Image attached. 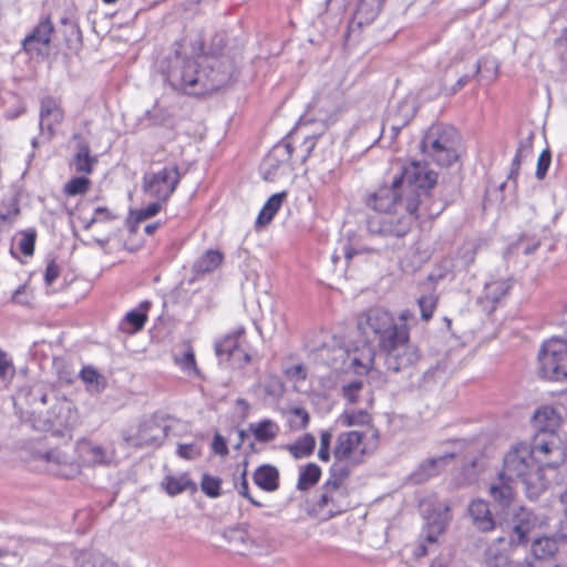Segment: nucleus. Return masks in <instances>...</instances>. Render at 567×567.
<instances>
[{
	"mask_svg": "<svg viewBox=\"0 0 567 567\" xmlns=\"http://www.w3.org/2000/svg\"><path fill=\"white\" fill-rule=\"evenodd\" d=\"M224 537L230 545V549L237 554H245L247 549V534L240 528H229L224 533Z\"/></svg>",
	"mask_w": 567,
	"mask_h": 567,
	"instance_id": "41",
	"label": "nucleus"
},
{
	"mask_svg": "<svg viewBox=\"0 0 567 567\" xmlns=\"http://www.w3.org/2000/svg\"><path fill=\"white\" fill-rule=\"evenodd\" d=\"M65 449H53L38 455V458L47 464V471L64 478H72L80 473V462Z\"/></svg>",
	"mask_w": 567,
	"mask_h": 567,
	"instance_id": "12",
	"label": "nucleus"
},
{
	"mask_svg": "<svg viewBox=\"0 0 567 567\" xmlns=\"http://www.w3.org/2000/svg\"><path fill=\"white\" fill-rule=\"evenodd\" d=\"M14 374V368L11 360L8 359L7 354L0 350V379L8 381Z\"/></svg>",
	"mask_w": 567,
	"mask_h": 567,
	"instance_id": "57",
	"label": "nucleus"
},
{
	"mask_svg": "<svg viewBox=\"0 0 567 567\" xmlns=\"http://www.w3.org/2000/svg\"><path fill=\"white\" fill-rule=\"evenodd\" d=\"M415 115L414 102L410 99L400 101L395 106L389 111L388 117L394 121H404L406 125Z\"/></svg>",
	"mask_w": 567,
	"mask_h": 567,
	"instance_id": "39",
	"label": "nucleus"
},
{
	"mask_svg": "<svg viewBox=\"0 0 567 567\" xmlns=\"http://www.w3.org/2000/svg\"><path fill=\"white\" fill-rule=\"evenodd\" d=\"M286 197V193H277L274 194L264 205L260 210L256 224L257 226H265L269 224L274 216L277 214L279 208L281 207L284 199Z\"/></svg>",
	"mask_w": 567,
	"mask_h": 567,
	"instance_id": "34",
	"label": "nucleus"
},
{
	"mask_svg": "<svg viewBox=\"0 0 567 567\" xmlns=\"http://www.w3.org/2000/svg\"><path fill=\"white\" fill-rule=\"evenodd\" d=\"M533 422L539 434H555L560 424V416L554 408L542 406L534 413Z\"/></svg>",
	"mask_w": 567,
	"mask_h": 567,
	"instance_id": "26",
	"label": "nucleus"
},
{
	"mask_svg": "<svg viewBox=\"0 0 567 567\" xmlns=\"http://www.w3.org/2000/svg\"><path fill=\"white\" fill-rule=\"evenodd\" d=\"M289 423L293 430H303L308 426L310 416L303 408H292L290 410Z\"/></svg>",
	"mask_w": 567,
	"mask_h": 567,
	"instance_id": "49",
	"label": "nucleus"
},
{
	"mask_svg": "<svg viewBox=\"0 0 567 567\" xmlns=\"http://www.w3.org/2000/svg\"><path fill=\"white\" fill-rule=\"evenodd\" d=\"M262 386L265 392L271 398H280L285 391L284 383L277 375H269Z\"/></svg>",
	"mask_w": 567,
	"mask_h": 567,
	"instance_id": "50",
	"label": "nucleus"
},
{
	"mask_svg": "<svg viewBox=\"0 0 567 567\" xmlns=\"http://www.w3.org/2000/svg\"><path fill=\"white\" fill-rule=\"evenodd\" d=\"M417 305L423 320L429 321L433 317V312L437 306V296L429 293L417 299Z\"/></svg>",
	"mask_w": 567,
	"mask_h": 567,
	"instance_id": "48",
	"label": "nucleus"
},
{
	"mask_svg": "<svg viewBox=\"0 0 567 567\" xmlns=\"http://www.w3.org/2000/svg\"><path fill=\"white\" fill-rule=\"evenodd\" d=\"M18 247L24 256H32L34 252V244L37 231L32 228L22 230L18 234Z\"/></svg>",
	"mask_w": 567,
	"mask_h": 567,
	"instance_id": "45",
	"label": "nucleus"
},
{
	"mask_svg": "<svg viewBox=\"0 0 567 567\" xmlns=\"http://www.w3.org/2000/svg\"><path fill=\"white\" fill-rule=\"evenodd\" d=\"M550 162H551L550 152L548 150L543 151L537 161L536 177L538 179H543L546 176V173L549 168Z\"/></svg>",
	"mask_w": 567,
	"mask_h": 567,
	"instance_id": "56",
	"label": "nucleus"
},
{
	"mask_svg": "<svg viewBox=\"0 0 567 567\" xmlns=\"http://www.w3.org/2000/svg\"><path fill=\"white\" fill-rule=\"evenodd\" d=\"M384 0H360L358 13L367 21L373 20L382 9Z\"/></svg>",
	"mask_w": 567,
	"mask_h": 567,
	"instance_id": "46",
	"label": "nucleus"
},
{
	"mask_svg": "<svg viewBox=\"0 0 567 567\" xmlns=\"http://www.w3.org/2000/svg\"><path fill=\"white\" fill-rule=\"evenodd\" d=\"M461 137L449 125H432L421 141L423 155L439 166H451L460 157Z\"/></svg>",
	"mask_w": 567,
	"mask_h": 567,
	"instance_id": "6",
	"label": "nucleus"
},
{
	"mask_svg": "<svg viewBox=\"0 0 567 567\" xmlns=\"http://www.w3.org/2000/svg\"><path fill=\"white\" fill-rule=\"evenodd\" d=\"M115 218V216L112 214L110 209L106 207H97L94 210V215L91 218V220L87 223L86 228H89L92 224L97 221H105Z\"/></svg>",
	"mask_w": 567,
	"mask_h": 567,
	"instance_id": "62",
	"label": "nucleus"
},
{
	"mask_svg": "<svg viewBox=\"0 0 567 567\" xmlns=\"http://www.w3.org/2000/svg\"><path fill=\"white\" fill-rule=\"evenodd\" d=\"M358 329L365 341H377L388 370L399 372L414 365L420 353L409 340L405 324L399 326L383 308H371L358 319Z\"/></svg>",
	"mask_w": 567,
	"mask_h": 567,
	"instance_id": "2",
	"label": "nucleus"
},
{
	"mask_svg": "<svg viewBox=\"0 0 567 567\" xmlns=\"http://www.w3.org/2000/svg\"><path fill=\"white\" fill-rule=\"evenodd\" d=\"M284 373L288 379L295 381H302L307 377L306 369L302 364H296L293 367L287 368L284 370Z\"/></svg>",
	"mask_w": 567,
	"mask_h": 567,
	"instance_id": "60",
	"label": "nucleus"
},
{
	"mask_svg": "<svg viewBox=\"0 0 567 567\" xmlns=\"http://www.w3.org/2000/svg\"><path fill=\"white\" fill-rule=\"evenodd\" d=\"M90 178L84 176L73 177L64 185L63 193L66 196L84 195L90 189Z\"/></svg>",
	"mask_w": 567,
	"mask_h": 567,
	"instance_id": "44",
	"label": "nucleus"
},
{
	"mask_svg": "<svg viewBox=\"0 0 567 567\" xmlns=\"http://www.w3.org/2000/svg\"><path fill=\"white\" fill-rule=\"evenodd\" d=\"M245 329L243 327L236 329L234 332L225 336L223 339L216 341L215 352L219 358L226 360H240L243 358L244 363L250 361V355L240 350L241 338L244 337Z\"/></svg>",
	"mask_w": 567,
	"mask_h": 567,
	"instance_id": "18",
	"label": "nucleus"
},
{
	"mask_svg": "<svg viewBox=\"0 0 567 567\" xmlns=\"http://www.w3.org/2000/svg\"><path fill=\"white\" fill-rule=\"evenodd\" d=\"M333 484L324 483L315 504L316 515L323 520L346 512L351 505L346 486Z\"/></svg>",
	"mask_w": 567,
	"mask_h": 567,
	"instance_id": "10",
	"label": "nucleus"
},
{
	"mask_svg": "<svg viewBox=\"0 0 567 567\" xmlns=\"http://www.w3.org/2000/svg\"><path fill=\"white\" fill-rule=\"evenodd\" d=\"M355 466L357 465H350V463L346 461L334 460L327 483H334L333 485L344 486L346 480L348 478L351 470Z\"/></svg>",
	"mask_w": 567,
	"mask_h": 567,
	"instance_id": "42",
	"label": "nucleus"
},
{
	"mask_svg": "<svg viewBox=\"0 0 567 567\" xmlns=\"http://www.w3.org/2000/svg\"><path fill=\"white\" fill-rule=\"evenodd\" d=\"M177 455L185 460H195L202 454V447L196 443L178 444Z\"/></svg>",
	"mask_w": 567,
	"mask_h": 567,
	"instance_id": "53",
	"label": "nucleus"
},
{
	"mask_svg": "<svg viewBox=\"0 0 567 567\" xmlns=\"http://www.w3.org/2000/svg\"><path fill=\"white\" fill-rule=\"evenodd\" d=\"M75 453L85 465L109 464L114 458V452L109 451L100 444L89 440H81L76 443Z\"/></svg>",
	"mask_w": 567,
	"mask_h": 567,
	"instance_id": "19",
	"label": "nucleus"
},
{
	"mask_svg": "<svg viewBox=\"0 0 567 567\" xmlns=\"http://www.w3.org/2000/svg\"><path fill=\"white\" fill-rule=\"evenodd\" d=\"M254 482L266 492H275L279 487V472L272 465H261L254 473Z\"/></svg>",
	"mask_w": 567,
	"mask_h": 567,
	"instance_id": "28",
	"label": "nucleus"
},
{
	"mask_svg": "<svg viewBox=\"0 0 567 567\" xmlns=\"http://www.w3.org/2000/svg\"><path fill=\"white\" fill-rule=\"evenodd\" d=\"M404 126V121H394L391 120L390 117H386L385 123L382 126V134H384L386 127H389L391 133L390 138L391 141H393Z\"/></svg>",
	"mask_w": 567,
	"mask_h": 567,
	"instance_id": "61",
	"label": "nucleus"
},
{
	"mask_svg": "<svg viewBox=\"0 0 567 567\" xmlns=\"http://www.w3.org/2000/svg\"><path fill=\"white\" fill-rule=\"evenodd\" d=\"M518 546L509 536H501L488 545L484 559L492 567H512L511 555Z\"/></svg>",
	"mask_w": 567,
	"mask_h": 567,
	"instance_id": "16",
	"label": "nucleus"
},
{
	"mask_svg": "<svg viewBox=\"0 0 567 567\" xmlns=\"http://www.w3.org/2000/svg\"><path fill=\"white\" fill-rule=\"evenodd\" d=\"M332 440V433L330 431H322L320 434V449L318 452V457L322 462H328L330 460V443Z\"/></svg>",
	"mask_w": 567,
	"mask_h": 567,
	"instance_id": "54",
	"label": "nucleus"
},
{
	"mask_svg": "<svg viewBox=\"0 0 567 567\" xmlns=\"http://www.w3.org/2000/svg\"><path fill=\"white\" fill-rule=\"evenodd\" d=\"M248 431L258 442L268 443L279 435L280 426L277 422L265 419L257 423L249 424Z\"/></svg>",
	"mask_w": 567,
	"mask_h": 567,
	"instance_id": "31",
	"label": "nucleus"
},
{
	"mask_svg": "<svg viewBox=\"0 0 567 567\" xmlns=\"http://www.w3.org/2000/svg\"><path fill=\"white\" fill-rule=\"evenodd\" d=\"M200 487L204 494L210 498L220 496L221 480L217 476L204 474L200 482Z\"/></svg>",
	"mask_w": 567,
	"mask_h": 567,
	"instance_id": "47",
	"label": "nucleus"
},
{
	"mask_svg": "<svg viewBox=\"0 0 567 567\" xmlns=\"http://www.w3.org/2000/svg\"><path fill=\"white\" fill-rule=\"evenodd\" d=\"M454 456L455 455L453 453H447L422 462L411 474V480L416 484L429 481L430 478L439 475L454 458Z\"/></svg>",
	"mask_w": 567,
	"mask_h": 567,
	"instance_id": "23",
	"label": "nucleus"
},
{
	"mask_svg": "<svg viewBox=\"0 0 567 567\" xmlns=\"http://www.w3.org/2000/svg\"><path fill=\"white\" fill-rule=\"evenodd\" d=\"M363 435L359 431H348L339 434L333 450V457L346 461L350 465H359L363 461L365 446Z\"/></svg>",
	"mask_w": 567,
	"mask_h": 567,
	"instance_id": "13",
	"label": "nucleus"
},
{
	"mask_svg": "<svg viewBox=\"0 0 567 567\" xmlns=\"http://www.w3.org/2000/svg\"><path fill=\"white\" fill-rule=\"evenodd\" d=\"M450 506L439 503L432 513L426 515L425 539L429 544H435L437 537L444 533L451 522Z\"/></svg>",
	"mask_w": 567,
	"mask_h": 567,
	"instance_id": "20",
	"label": "nucleus"
},
{
	"mask_svg": "<svg viewBox=\"0 0 567 567\" xmlns=\"http://www.w3.org/2000/svg\"><path fill=\"white\" fill-rule=\"evenodd\" d=\"M529 449L543 471L558 467L566 460L565 449L556 434H537Z\"/></svg>",
	"mask_w": 567,
	"mask_h": 567,
	"instance_id": "11",
	"label": "nucleus"
},
{
	"mask_svg": "<svg viewBox=\"0 0 567 567\" xmlns=\"http://www.w3.org/2000/svg\"><path fill=\"white\" fill-rule=\"evenodd\" d=\"M371 421V415L365 409H347L341 415V423L346 426L365 425Z\"/></svg>",
	"mask_w": 567,
	"mask_h": 567,
	"instance_id": "43",
	"label": "nucleus"
},
{
	"mask_svg": "<svg viewBox=\"0 0 567 567\" xmlns=\"http://www.w3.org/2000/svg\"><path fill=\"white\" fill-rule=\"evenodd\" d=\"M321 475L320 467L315 463H309L300 470L297 487L300 491H307L318 483Z\"/></svg>",
	"mask_w": 567,
	"mask_h": 567,
	"instance_id": "40",
	"label": "nucleus"
},
{
	"mask_svg": "<svg viewBox=\"0 0 567 567\" xmlns=\"http://www.w3.org/2000/svg\"><path fill=\"white\" fill-rule=\"evenodd\" d=\"M200 64L193 59L175 54L166 72L167 81L186 94H206L219 89L226 81V74H218L213 69L210 74L199 70Z\"/></svg>",
	"mask_w": 567,
	"mask_h": 567,
	"instance_id": "4",
	"label": "nucleus"
},
{
	"mask_svg": "<svg viewBox=\"0 0 567 567\" xmlns=\"http://www.w3.org/2000/svg\"><path fill=\"white\" fill-rule=\"evenodd\" d=\"M161 487L169 495L176 496L187 489L195 492L196 484L189 478L187 473L181 475H166L161 482Z\"/></svg>",
	"mask_w": 567,
	"mask_h": 567,
	"instance_id": "29",
	"label": "nucleus"
},
{
	"mask_svg": "<svg viewBox=\"0 0 567 567\" xmlns=\"http://www.w3.org/2000/svg\"><path fill=\"white\" fill-rule=\"evenodd\" d=\"M54 33V25L50 17L42 18L33 31L22 41V48L25 52H41L40 47H48L51 37Z\"/></svg>",
	"mask_w": 567,
	"mask_h": 567,
	"instance_id": "21",
	"label": "nucleus"
},
{
	"mask_svg": "<svg viewBox=\"0 0 567 567\" xmlns=\"http://www.w3.org/2000/svg\"><path fill=\"white\" fill-rule=\"evenodd\" d=\"M64 120V111L61 103L51 97H43L40 102L39 110V126L43 135L52 138L56 132V127L61 125Z\"/></svg>",
	"mask_w": 567,
	"mask_h": 567,
	"instance_id": "15",
	"label": "nucleus"
},
{
	"mask_svg": "<svg viewBox=\"0 0 567 567\" xmlns=\"http://www.w3.org/2000/svg\"><path fill=\"white\" fill-rule=\"evenodd\" d=\"M537 518L526 507H518L511 519V533L509 537L512 538V543H517L520 545H526L528 542V535L536 526Z\"/></svg>",
	"mask_w": 567,
	"mask_h": 567,
	"instance_id": "17",
	"label": "nucleus"
},
{
	"mask_svg": "<svg viewBox=\"0 0 567 567\" xmlns=\"http://www.w3.org/2000/svg\"><path fill=\"white\" fill-rule=\"evenodd\" d=\"M532 551L538 559L551 558L558 551V540L550 536L539 537L533 542Z\"/></svg>",
	"mask_w": 567,
	"mask_h": 567,
	"instance_id": "35",
	"label": "nucleus"
},
{
	"mask_svg": "<svg viewBox=\"0 0 567 567\" xmlns=\"http://www.w3.org/2000/svg\"><path fill=\"white\" fill-rule=\"evenodd\" d=\"M501 477L520 483L529 499H537L548 487L542 466L525 443L515 444L505 453Z\"/></svg>",
	"mask_w": 567,
	"mask_h": 567,
	"instance_id": "3",
	"label": "nucleus"
},
{
	"mask_svg": "<svg viewBox=\"0 0 567 567\" xmlns=\"http://www.w3.org/2000/svg\"><path fill=\"white\" fill-rule=\"evenodd\" d=\"M95 163L96 159L90 156V147L86 144H80L72 162L74 171L76 173L91 174Z\"/></svg>",
	"mask_w": 567,
	"mask_h": 567,
	"instance_id": "37",
	"label": "nucleus"
},
{
	"mask_svg": "<svg viewBox=\"0 0 567 567\" xmlns=\"http://www.w3.org/2000/svg\"><path fill=\"white\" fill-rule=\"evenodd\" d=\"M532 153V148L527 144H520L519 147L516 151V154L512 162V169L509 177L513 178L518 174V169L520 166V163L524 158L528 157Z\"/></svg>",
	"mask_w": 567,
	"mask_h": 567,
	"instance_id": "52",
	"label": "nucleus"
},
{
	"mask_svg": "<svg viewBox=\"0 0 567 567\" xmlns=\"http://www.w3.org/2000/svg\"><path fill=\"white\" fill-rule=\"evenodd\" d=\"M476 247L474 244H466L460 250V259L465 267L471 266L475 261Z\"/></svg>",
	"mask_w": 567,
	"mask_h": 567,
	"instance_id": "59",
	"label": "nucleus"
},
{
	"mask_svg": "<svg viewBox=\"0 0 567 567\" xmlns=\"http://www.w3.org/2000/svg\"><path fill=\"white\" fill-rule=\"evenodd\" d=\"M467 511L473 525L480 532L487 533L495 528V519L486 501H472Z\"/></svg>",
	"mask_w": 567,
	"mask_h": 567,
	"instance_id": "24",
	"label": "nucleus"
},
{
	"mask_svg": "<svg viewBox=\"0 0 567 567\" xmlns=\"http://www.w3.org/2000/svg\"><path fill=\"white\" fill-rule=\"evenodd\" d=\"M39 402L50 404L43 412L39 410L35 427L40 431L51 432L53 435H63L79 424V412L74 403L66 398H59L54 391L40 393Z\"/></svg>",
	"mask_w": 567,
	"mask_h": 567,
	"instance_id": "5",
	"label": "nucleus"
},
{
	"mask_svg": "<svg viewBox=\"0 0 567 567\" xmlns=\"http://www.w3.org/2000/svg\"><path fill=\"white\" fill-rule=\"evenodd\" d=\"M316 446V440L312 434H305L295 443L289 444L286 449L296 458H303L312 454Z\"/></svg>",
	"mask_w": 567,
	"mask_h": 567,
	"instance_id": "38",
	"label": "nucleus"
},
{
	"mask_svg": "<svg viewBox=\"0 0 567 567\" xmlns=\"http://www.w3.org/2000/svg\"><path fill=\"white\" fill-rule=\"evenodd\" d=\"M162 208L161 200L150 204L148 206L135 212L136 220L143 221L155 216Z\"/></svg>",
	"mask_w": 567,
	"mask_h": 567,
	"instance_id": "58",
	"label": "nucleus"
},
{
	"mask_svg": "<svg viewBox=\"0 0 567 567\" xmlns=\"http://www.w3.org/2000/svg\"><path fill=\"white\" fill-rule=\"evenodd\" d=\"M80 378L86 384V389L91 393H101L106 386L105 378L92 367L83 368L80 372Z\"/></svg>",
	"mask_w": 567,
	"mask_h": 567,
	"instance_id": "36",
	"label": "nucleus"
},
{
	"mask_svg": "<svg viewBox=\"0 0 567 567\" xmlns=\"http://www.w3.org/2000/svg\"><path fill=\"white\" fill-rule=\"evenodd\" d=\"M342 396L350 404L365 403L367 406H371L374 401L371 389L361 380L342 385Z\"/></svg>",
	"mask_w": 567,
	"mask_h": 567,
	"instance_id": "25",
	"label": "nucleus"
},
{
	"mask_svg": "<svg viewBox=\"0 0 567 567\" xmlns=\"http://www.w3.org/2000/svg\"><path fill=\"white\" fill-rule=\"evenodd\" d=\"M370 342L371 341H365L364 339L363 346L361 348H355L350 354L351 364L358 370L362 369L367 371L372 367L374 362L375 352Z\"/></svg>",
	"mask_w": 567,
	"mask_h": 567,
	"instance_id": "33",
	"label": "nucleus"
},
{
	"mask_svg": "<svg viewBox=\"0 0 567 567\" xmlns=\"http://www.w3.org/2000/svg\"><path fill=\"white\" fill-rule=\"evenodd\" d=\"M511 287L512 284L508 278L491 276L484 285L478 302L485 308L494 309L495 305L508 293Z\"/></svg>",
	"mask_w": 567,
	"mask_h": 567,
	"instance_id": "22",
	"label": "nucleus"
},
{
	"mask_svg": "<svg viewBox=\"0 0 567 567\" xmlns=\"http://www.w3.org/2000/svg\"><path fill=\"white\" fill-rule=\"evenodd\" d=\"M181 173L177 165H168L157 172L147 173L143 177L144 192L157 200L166 202L175 192Z\"/></svg>",
	"mask_w": 567,
	"mask_h": 567,
	"instance_id": "9",
	"label": "nucleus"
},
{
	"mask_svg": "<svg viewBox=\"0 0 567 567\" xmlns=\"http://www.w3.org/2000/svg\"><path fill=\"white\" fill-rule=\"evenodd\" d=\"M212 447H213V451L216 453V454H219L221 456H225L228 454V447H227V444H226V441L224 440V437L219 434H216L214 436V440H213V444H212Z\"/></svg>",
	"mask_w": 567,
	"mask_h": 567,
	"instance_id": "64",
	"label": "nucleus"
},
{
	"mask_svg": "<svg viewBox=\"0 0 567 567\" xmlns=\"http://www.w3.org/2000/svg\"><path fill=\"white\" fill-rule=\"evenodd\" d=\"M146 319L147 317L145 313L137 310H132L125 316L124 322L131 324L133 328L132 332H135L144 327Z\"/></svg>",
	"mask_w": 567,
	"mask_h": 567,
	"instance_id": "55",
	"label": "nucleus"
},
{
	"mask_svg": "<svg viewBox=\"0 0 567 567\" xmlns=\"http://www.w3.org/2000/svg\"><path fill=\"white\" fill-rule=\"evenodd\" d=\"M436 183L437 174L427 164L412 161L402 165L401 173L390 184L367 195L365 205L378 213L368 218V230L374 235L404 237L421 216H437L443 208L435 207L431 197Z\"/></svg>",
	"mask_w": 567,
	"mask_h": 567,
	"instance_id": "1",
	"label": "nucleus"
},
{
	"mask_svg": "<svg viewBox=\"0 0 567 567\" xmlns=\"http://www.w3.org/2000/svg\"><path fill=\"white\" fill-rule=\"evenodd\" d=\"M543 378L560 381L567 379V338L553 337L545 341L538 354Z\"/></svg>",
	"mask_w": 567,
	"mask_h": 567,
	"instance_id": "7",
	"label": "nucleus"
},
{
	"mask_svg": "<svg viewBox=\"0 0 567 567\" xmlns=\"http://www.w3.org/2000/svg\"><path fill=\"white\" fill-rule=\"evenodd\" d=\"M19 214L20 208L14 199L6 207L0 206V227L6 223H12Z\"/></svg>",
	"mask_w": 567,
	"mask_h": 567,
	"instance_id": "51",
	"label": "nucleus"
},
{
	"mask_svg": "<svg viewBox=\"0 0 567 567\" xmlns=\"http://www.w3.org/2000/svg\"><path fill=\"white\" fill-rule=\"evenodd\" d=\"M512 483L515 482L507 481V478H502L499 473L497 483H493L489 487L491 497L503 508L508 507L514 499L515 492Z\"/></svg>",
	"mask_w": 567,
	"mask_h": 567,
	"instance_id": "30",
	"label": "nucleus"
},
{
	"mask_svg": "<svg viewBox=\"0 0 567 567\" xmlns=\"http://www.w3.org/2000/svg\"><path fill=\"white\" fill-rule=\"evenodd\" d=\"M174 362L188 378L200 377V371L195 359V351L189 343H184L182 349L174 353Z\"/></svg>",
	"mask_w": 567,
	"mask_h": 567,
	"instance_id": "27",
	"label": "nucleus"
},
{
	"mask_svg": "<svg viewBox=\"0 0 567 567\" xmlns=\"http://www.w3.org/2000/svg\"><path fill=\"white\" fill-rule=\"evenodd\" d=\"M168 430L167 421L154 415L143 420L138 425L126 430L123 439L130 446L158 447L167 437Z\"/></svg>",
	"mask_w": 567,
	"mask_h": 567,
	"instance_id": "8",
	"label": "nucleus"
},
{
	"mask_svg": "<svg viewBox=\"0 0 567 567\" xmlns=\"http://www.w3.org/2000/svg\"><path fill=\"white\" fill-rule=\"evenodd\" d=\"M223 260L224 255L219 250L208 249L194 262L193 270L196 274H208L216 270Z\"/></svg>",
	"mask_w": 567,
	"mask_h": 567,
	"instance_id": "32",
	"label": "nucleus"
},
{
	"mask_svg": "<svg viewBox=\"0 0 567 567\" xmlns=\"http://www.w3.org/2000/svg\"><path fill=\"white\" fill-rule=\"evenodd\" d=\"M60 276V268L54 261H50L44 272V280L48 286H51Z\"/></svg>",
	"mask_w": 567,
	"mask_h": 567,
	"instance_id": "63",
	"label": "nucleus"
},
{
	"mask_svg": "<svg viewBox=\"0 0 567 567\" xmlns=\"http://www.w3.org/2000/svg\"><path fill=\"white\" fill-rule=\"evenodd\" d=\"M292 154L290 143L282 141L276 144L266 155L261 163V174L266 181H275L289 168V162Z\"/></svg>",
	"mask_w": 567,
	"mask_h": 567,
	"instance_id": "14",
	"label": "nucleus"
}]
</instances>
